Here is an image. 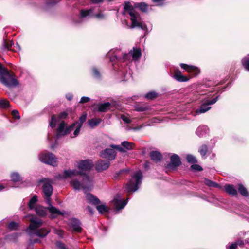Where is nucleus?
<instances>
[{"label":"nucleus","instance_id":"nucleus-1","mask_svg":"<svg viewBox=\"0 0 249 249\" xmlns=\"http://www.w3.org/2000/svg\"><path fill=\"white\" fill-rule=\"evenodd\" d=\"M0 82L8 88H13L19 85L15 73L8 71L0 63Z\"/></svg>","mask_w":249,"mask_h":249},{"label":"nucleus","instance_id":"nucleus-2","mask_svg":"<svg viewBox=\"0 0 249 249\" xmlns=\"http://www.w3.org/2000/svg\"><path fill=\"white\" fill-rule=\"evenodd\" d=\"M115 150L124 153L126 151L119 145L111 144L109 148L101 150L99 153V156L103 159H107L108 161L112 160L116 157L117 152Z\"/></svg>","mask_w":249,"mask_h":249},{"label":"nucleus","instance_id":"nucleus-3","mask_svg":"<svg viewBox=\"0 0 249 249\" xmlns=\"http://www.w3.org/2000/svg\"><path fill=\"white\" fill-rule=\"evenodd\" d=\"M142 174L141 171H139L136 173L132 177V178L127 184V190L128 192H135L139 188V185L142 182Z\"/></svg>","mask_w":249,"mask_h":249},{"label":"nucleus","instance_id":"nucleus-4","mask_svg":"<svg viewBox=\"0 0 249 249\" xmlns=\"http://www.w3.org/2000/svg\"><path fill=\"white\" fill-rule=\"evenodd\" d=\"M40 182H44L42 185V192L44 194L47 203L51 205V196L53 192V187L51 184V180L46 178L40 180Z\"/></svg>","mask_w":249,"mask_h":249},{"label":"nucleus","instance_id":"nucleus-5","mask_svg":"<svg viewBox=\"0 0 249 249\" xmlns=\"http://www.w3.org/2000/svg\"><path fill=\"white\" fill-rule=\"evenodd\" d=\"M40 160L44 163L56 166L57 165L55 156L51 152L41 153L39 155Z\"/></svg>","mask_w":249,"mask_h":249},{"label":"nucleus","instance_id":"nucleus-6","mask_svg":"<svg viewBox=\"0 0 249 249\" xmlns=\"http://www.w3.org/2000/svg\"><path fill=\"white\" fill-rule=\"evenodd\" d=\"M182 164L180 158L178 155L173 154L170 157V162L165 165V168L168 171H175Z\"/></svg>","mask_w":249,"mask_h":249},{"label":"nucleus","instance_id":"nucleus-7","mask_svg":"<svg viewBox=\"0 0 249 249\" xmlns=\"http://www.w3.org/2000/svg\"><path fill=\"white\" fill-rule=\"evenodd\" d=\"M179 65L182 69L189 73L192 76H196L200 72V69L196 66L184 63H180Z\"/></svg>","mask_w":249,"mask_h":249},{"label":"nucleus","instance_id":"nucleus-8","mask_svg":"<svg viewBox=\"0 0 249 249\" xmlns=\"http://www.w3.org/2000/svg\"><path fill=\"white\" fill-rule=\"evenodd\" d=\"M110 165V161L103 160H99L95 163V170L98 172L106 170Z\"/></svg>","mask_w":249,"mask_h":249},{"label":"nucleus","instance_id":"nucleus-9","mask_svg":"<svg viewBox=\"0 0 249 249\" xmlns=\"http://www.w3.org/2000/svg\"><path fill=\"white\" fill-rule=\"evenodd\" d=\"M93 166L91 160H85L80 161L78 164V168L84 171H90Z\"/></svg>","mask_w":249,"mask_h":249},{"label":"nucleus","instance_id":"nucleus-10","mask_svg":"<svg viewBox=\"0 0 249 249\" xmlns=\"http://www.w3.org/2000/svg\"><path fill=\"white\" fill-rule=\"evenodd\" d=\"M130 16L131 17L130 19L132 21V27L133 28L138 27L142 30L146 29V26L145 25L142 24L137 21V18L140 17L139 14L137 16H135L133 13H130Z\"/></svg>","mask_w":249,"mask_h":249},{"label":"nucleus","instance_id":"nucleus-11","mask_svg":"<svg viewBox=\"0 0 249 249\" xmlns=\"http://www.w3.org/2000/svg\"><path fill=\"white\" fill-rule=\"evenodd\" d=\"M173 78L179 82H187L189 81L190 78V77H187L182 75L181 72L178 69H176L174 71Z\"/></svg>","mask_w":249,"mask_h":249},{"label":"nucleus","instance_id":"nucleus-12","mask_svg":"<svg viewBox=\"0 0 249 249\" xmlns=\"http://www.w3.org/2000/svg\"><path fill=\"white\" fill-rule=\"evenodd\" d=\"M70 184L75 190H79L80 189V187H81L83 189H88L89 188V183L85 181L83 182V181H82V182L81 183L77 180L71 181L70 182Z\"/></svg>","mask_w":249,"mask_h":249},{"label":"nucleus","instance_id":"nucleus-13","mask_svg":"<svg viewBox=\"0 0 249 249\" xmlns=\"http://www.w3.org/2000/svg\"><path fill=\"white\" fill-rule=\"evenodd\" d=\"M66 125V124L64 121H62L59 124L56 132V137L57 139L66 135V134H65Z\"/></svg>","mask_w":249,"mask_h":249},{"label":"nucleus","instance_id":"nucleus-14","mask_svg":"<svg viewBox=\"0 0 249 249\" xmlns=\"http://www.w3.org/2000/svg\"><path fill=\"white\" fill-rule=\"evenodd\" d=\"M88 203L94 205H97L101 203V201L94 195L88 193L86 196Z\"/></svg>","mask_w":249,"mask_h":249},{"label":"nucleus","instance_id":"nucleus-15","mask_svg":"<svg viewBox=\"0 0 249 249\" xmlns=\"http://www.w3.org/2000/svg\"><path fill=\"white\" fill-rule=\"evenodd\" d=\"M97 111L99 112H106L111 110L113 106L109 102L99 104L98 105Z\"/></svg>","mask_w":249,"mask_h":249},{"label":"nucleus","instance_id":"nucleus-16","mask_svg":"<svg viewBox=\"0 0 249 249\" xmlns=\"http://www.w3.org/2000/svg\"><path fill=\"white\" fill-rule=\"evenodd\" d=\"M42 221L41 220H36L33 218L30 219V224L28 227V229L31 231H35L38 230L42 225Z\"/></svg>","mask_w":249,"mask_h":249},{"label":"nucleus","instance_id":"nucleus-17","mask_svg":"<svg viewBox=\"0 0 249 249\" xmlns=\"http://www.w3.org/2000/svg\"><path fill=\"white\" fill-rule=\"evenodd\" d=\"M149 156L151 159L156 163L160 162L163 158L161 153L157 151H151L149 153Z\"/></svg>","mask_w":249,"mask_h":249},{"label":"nucleus","instance_id":"nucleus-18","mask_svg":"<svg viewBox=\"0 0 249 249\" xmlns=\"http://www.w3.org/2000/svg\"><path fill=\"white\" fill-rule=\"evenodd\" d=\"M224 188L225 192L230 195L236 196L238 194L236 187L232 184H226Z\"/></svg>","mask_w":249,"mask_h":249},{"label":"nucleus","instance_id":"nucleus-19","mask_svg":"<svg viewBox=\"0 0 249 249\" xmlns=\"http://www.w3.org/2000/svg\"><path fill=\"white\" fill-rule=\"evenodd\" d=\"M71 224L73 231L76 232L80 233L82 231L80 221L76 218H73L71 221Z\"/></svg>","mask_w":249,"mask_h":249},{"label":"nucleus","instance_id":"nucleus-20","mask_svg":"<svg viewBox=\"0 0 249 249\" xmlns=\"http://www.w3.org/2000/svg\"><path fill=\"white\" fill-rule=\"evenodd\" d=\"M50 232V230L45 228L39 229L35 232V234L40 238H44Z\"/></svg>","mask_w":249,"mask_h":249},{"label":"nucleus","instance_id":"nucleus-21","mask_svg":"<svg viewBox=\"0 0 249 249\" xmlns=\"http://www.w3.org/2000/svg\"><path fill=\"white\" fill-rule=\"evenodd\" d=\"M237 191L241 196L245 197L249 196V193L243 184L242 183L237 184Z\"/></svg>","mask_w":249,"mask_h":249},{"label":"nucleus","instance_id":"nucleus-22","mask_svg":"<svg viewBox=\"0 0 249 249\" xmlns=\"http://www.w3.org/2000/svg\"><path fill=\"white\" fill-rule=\"evenodd\" d=\"M150 107L144 103H140L135 106V110L138 112H143L149 110Z\"/></svg>","mask_w":249,"mask_h":249},{"label":"nucleus","instance_id":"nucleus-23","mask_svg":"<svg viewBox=\"0 0 249 249\" xmlns=\"http://www.w3.org/2000/svg\"><path fill=\"white\" fill-rule=\"evenodd\" d=\"M101 119L100 118H92L88 121V125L91 128H94L97 126L101 122Z\"/></svg>","mask_w":249,"mask_h":249},{"label":"nucleus","instance_id":"nucleus-24","mask_svg":"<svg viewBox=\"0 0 249 249\" xmlns=\"http://www.w3.org/2000/svg\"><path fill=\"white\" fill-rule=\"evenodd\" d=\"M126 204L125 200L116 199L114 200V206L117 210L123 209Z\"/></svg>","mask_w":249,"mask_h":249},{"label":"nucleus","instance_id":"nucleus-25","mask_svg":"<svg viewBox=\"0 0 249 249\" xmlns=\"http://www.w3.org/2000/svg\"><path fill=\"white\" fill-rule=\"evenodd\" d=\"M124 9L126 12L128 11L129 15L130 13H133L135 16H137V15L139 14L138 12L135 11L134 7L131 4L130 2H125V5L124 7Z\"/></svg>","mask_w":249,"mask_h":249},{"label":"nucleus","instance_id":"nucleus-26","mask_svg":"<svg viewBox=\"0 0 249 249\" xmlns=\"http://www.w3.org/2000/svg\"><path fill=\"white\" fill-rule=\"evenodd\" d=\"M211 108L206 102L202 105L199 108L196 109V113L197 114L203 113L210 110Z\"/></svg>","mask_w":249,"mask_h":249},{"label":"nucleus","instance_id":"nucleus-27","mask_svg":"<svg viewBox=\"0 0 249 249\" xmlns=\"http://www.w3.org/2000/svg\"><path fill=\"white\" fill-rule=\"evenodd\" d=\"M97 210L100 214H104L108 213L109 211V208L106 206L104 204L97 205L96 207Z\"/></svg>","mask_w":249,"mask_h":249},{"label":"nucleus","instance_id":"nucleus-28","mask_svg":"<svg viewBox=\"0 0 249 249\" xmlns=\"http://www.w3.org/2000/svg\"><path fill=\"white\" fill-rule=\"evenodd\" d=\"M47 208L43 207L38 206L36 208L35 210L36 214L41 217H44L47 214Z\"/></svg>","mask_w":249,"mask_h":249},{"label":"nucleus","instance_id":"nucleus-29","mask_svg":"<svg viewBox=\"0 0 249 249\" xmlns=\"http://www.w3.org/2000/svg\"><path fill=\"white\" fill-rule=\"evenodd\" d=\"M20 234L18 233H13L6 235L5 236V239L9 241L16 242L17 239Z\"/></svg>","mask_w":249,"mask_h":249},{"label":"nucleus","instance_id":"nucleus-30","mask_svg":"<svg viewBox=\"0 0 249 249\" xmlns=\"http://www.w3.org/2000/svg\"><path fill=\"white\" fill-rule=\"evenodd\" d=\"M11 181L13 182H19L22 181V178L18 172H13L11 174Z\"/></svg>","mask_w":249,"mask_h":249},{"label":"nucleus","instance_id":"nucleus-31","mask_svg":"<svg viewBox=\"0 0 249 249\" xmlns=\"http://www.w3.org/2000/svg\"><path fill=\"white\" fill-rule=\"evenodd\" d=\"M134 143L133 142H129L128 141H124L121 143V145L123 147L124 150L125 149L127 150H130L134 148Z\"/></svg>","mask_w":249,"mask_h":249},{"label":"nucleus","instance_id":"nucleus-32","mask_svg":"<svg viewBox=\"0 0 249 249\" xmlns=\"http://www.w3.org/2000/svg\"><path fill=\"white\" fill-rule=\"evenodd\" d=\"M159 96V94L157 93L155 91H150L148 93H147L145 95L144 97L145 98H146L147 100H153L157 98H158Z\"/></svg>","mask_w":249,"mask_h":249},{"label":"nucleus","instance_id":"nucleus-33","mask_svg":"<svg viewBox=\"0 0 249 249\" xmlns=\"http://www.w3.org/2000/svg\"><path fill=\"white\" fill-rule=\"evenodd\" d=\"M19 225L18 223L15 221H12L7 224V229L10 231H17L18 230Z\"/></svg>","mask_w":249,"mask_h":249},{"label":"nucleus","instance_id":"nucleus-34","mask_svg":"<svg viewBox=\"0 0 249 249\" xmlns=\"http://www.w3.org/2000/svg\"><path fill=\"white\" fill-rule=\"evenodd\" d=\"M241 64L244 68L249 71V54L242 59Z\"/></svg>","mask_w":249,"mask_h":249},{"label":"nucleus","instance_id":"nucleus-35","mask_svg":"<svg viewBox=\"0 0 249 249\" xmlns=\"http://www.w3.org/2000/svg\"><path fill=\"white\" fill-rule=\"evenodd\" d=\"M133 52L132 54V57L133 59L137 60L141 56V50L140 48H135V47H133Z\"/></svg>","mask_w":249,"mask_h":249},{"label":"nucleus","instance_id":"nucleus-36","mask_svg":"<svg viewBox=\"0 0 249 249\" xmlns=\"http://www.w3.org/2000/svg\"><path fill=\"white\" fill-rule=\"evenodd\" d=\"M38 201L37 196L35 195H34L29 200V203L28 204V207L29 209L32 210L34 208L35 204Z\"/></svg>","mask_w":249,"mask_h":249},{"label":"nucleus","instance_id":"nucleus-37","mask_svg":"<svg viewBox=\"0 0 249 249\" xmlns=\"http://www.w3.org/2000/svg\"><path fill=\"white\" fill-rule=\"evenodd\" d=\"M84 171H82V170L79 171H77V172H75V174H76V175H79L83 176V179L82 180V181H83V182L85 181L87 183H90V180L89 177L87 173H84Z\"/></svg>","mask_w":249,"mask_h":249},{"label":"nucleus","instance_id":"nucleus-38","mask_svg":"<svg viewBox=\"0 0 249 249\" xmlns=\"http://www.w3.org/2000/svg\"><path fill=\"white\" fill-rule=\"evenodd\" d=\"M51 207L47 208V209L49 210V211L52 214H56L57 215H62L63 213L60 211L59 210L57 209L55 207L50 205Z\"/></svg>","mask_w":249,"mask_h":249},{"label":"nucleus","instance_id":"nucleus-39","mask_svg":"<svg viewBox=\"0 0 249 249\" xmlns=\"http://www.w3.org/2000/svg\"><path fill=\"white\" fill-rule=\"evenodd\" d=\"M135 6L139 8L141 11L144 12H147L148 6L145 2L137 3L136 4Z\"/></svg>","mask_w":249,"mask_h":249},{"label":"nucleus","instance_id":"nucleus-40","mask_svg":"<svg viewBox=\"0 0 249 249\" xmlns=\"http://www.w3.org/2000/svg\"><path fill=\"white\" fill-rule=\"evenodd\" d=\"M58 119H57V117L56 115H53L51 116V121L49 123V125L52 128H54L55 127L56 123L58 121H59Z\"/></svg>","mask_w":249,"mask_h":249},{"label":"nucleus","instance_id":"nucleus-41","mask_svg":"<svg viewBox=\"0 0 249 249\" xmlns=\"http://www.w3.org/2000/svg\"><path fill=\"white\" fill-rule=\"evenodd\" d=\"M208 151V146L206 144L202 145L199 148L198 152L202 157L204 156Z\"/></svg>","mask_w":249,"mask_h":249},{"label":"nucleus","instance_id":"nucleus-42","mask_svg":"<svg viewBox=\"0 0 249 249\" xmlns=\"http://www.w3.org/2000/svg\"><path fill=\"white\" fill-rule=\"evenodd\" d=\"M92 72L93 76L97 79H100L101 78V73L99 70L96 68L93 67L92 69Z\"/></svg>","mask_w":249,"mask_h":249},{"label":"nucleus","instance_id":"nucleus-43","mask_svg":"<svg viewBox=\"0 0 249 249\" xmlns=\"http://www.w3.org/2000/svg\"><path fill=\"white\" fill-rule=\"evenodd\" d=\"M186 160L187 162L191 164H195L197 163V160L196 157L191 154H188L186 156Z\"/></svg>","mask_w":249,"mask_h":249},{"label":"nucleus","instance_id":"nucleus-44","mask_svg":"<svg viewBox=\"0 0 249 249\" xmlns=\"http://www.w3.org/2000/svg\"><path fill=\"white\" fill-rule=\"evenodd\" d=\"M78 123V121H75V122L71 124L70 126L66 127L65 128V134H66V135L70 134Z\"/></svg>","mask_w":249,"mask_h":249},{"label":"nucleus","instance_id":"nucleus-45","mask_svg":"<svg viewBox=\"0 0 249 249\" xmlns=\"http://www.w3.org/2000/svg\"><path fill=\"white\" fill-rule=\"evenodd\" d=\"M129 170L128 169H123L122 170H120L118 172H116L113 176V178L114 179H116L120 176H122L123 174H128Z\"/></svg>","mask_w":249,"mask_h":249},{"label":"nucleus","instance_id":"nucleus-46","mask_svg":"<svg viewBox=\"0 0 249 249\" xmlns=\"http://www.w3.org/2000/svg\"><path fill=\"white\" fill-rule=\"evenodd\" d=\"M205 183L209 187L218 188L219 187V184L216 182L211 181L208 179H205Z\"/></svg>","mask_w":249,"mask_h":249},{"label":"nucleus","instance_id":"nucleus-47","mask_svg":"<svg viewBox=\"0 0 249 249\" xmlns=\"http://www.w3.org/2000/svg\"><path fill=\"white\" fill-rule=\"evenodd\" d=\"M87 114L84 113L79 118L78 123L77 124L78 125L82 126L83 124L86 121L87 119Z\"/></svg>","mask_w":249,"mask_h":249},{"label":"nucleus","instance_id":"nucleus-48","mask_svg":"<svg viewBox=\"0 0 249 249\" xmlns=\"http://www.w3.org/2000/svg\"><path fill=\"white\" fill-rule=\"evenodd\" d=\"M10 106L9 102L6 99H2L0 101V107L2 108H7Z\"/></svg>","mask_w":249,"mask_h":249},{"label":"nucleus","instance_id":"nucleus-49","mask_svg":"<svg viewBox=\"0 0 249 249\" xmlns=\"http://www.w3.org/2000/svg\"><path fill=\"white\" fill-rule=\"evenodd\" d=\"M72 175H76L75 171L74 170H64V178H67L70 177Z\"/></svg>","mask_w":249,"mask_h":249},{"label":"nucleus","instance_id":"nucleus-50","mask_svg":"<svg viewBox=\"0 0 249 249\" xmlns=\"http://www.w3.org/2000/svg\"><path fill=\"white\" fill-rule=\"evenodd\" d=\"M92 10L91 9H89V10H81V11H80V17L81 18H85L87 16H88V15H89L90 14V13L92 12Z\"/></svg>","mask_w":249,"mask_h":249},{"label":"nucleus","instance_id":"nucleus-51","mask_svg":"<svg viewBox=\"0 0 249 249\" xmlns=\"http://www.w3.org/2000/svg\"><path fill=\"white\" fill-rule=\"evenodd\" d=\"M190 168L193 170H195L196 171H201L203 170L202 167L198 164H196V163L192 164L190 166Z\"/></svg>","mask_w":249,"mask_h":249},{"label":"nucleus","instance_id":"nucleus-52","mask_svg":"<svg viewBox=\"0 0 249 249\" xmlns=\"http://www.w3.org/2000/svg\"><path fill=\"white\" fill-rule=\"evenodd\" d=\"M11 115L13 118L15 119L19 120L20 119L19 112L17 110H12L11 112Z\"/></svg>","mask_w":249,"mask_h":249},{"label":"nucleus","instance_id":"nucleus-53","mask_svg":"<svg viewBox=\"0 0 249 249\" xmlns=\"http://www.w3.org/2000/svg\"><path fill=\"white\" fill-rule=\"evenodd\" d=\"M55 244L58 249H68L65 245L60 241H56Z\"/></svg>","mask_w":249,"mask_h":249},{"label":"nucleus","instance_id":"nucleus-54","mask_svg":"<svg viewBox=\"0 0 249 249\" xmlns=\"http://www.w3.org/2000/svg\"><path fill=\"white\" fill-rule=\"evenodd\" d=\"M14 43L13 41H9V42L7 41L6 40H4L3 41V45L4 47L8 50H9L10 48L13 45Z\"/></svg>","mask_w":249,"mask_h":249},{"label":"nucleus","instance_id":"nucleus-55","mask_svg":"<svg viewBox=\"0 0 249 249\" xmlns=\"http://www.w3.org/2000/svg\"><path fill=\"white\" fill-rule=\"evenodd\" d=\"M68 114L66 112H65V111H63V112H61L58 115V120L64 119L66 118L68 116Z\"/></svg>","mask_w":249,"mask_h":249},{"label":"nucleus","instance_id":"nucleus-56","mask_svg":"<svg viewBox=\"0 0 249 249\" xmlns=\"http://www.w3.org/2000/svg\"><path fill=\"white\" fill-rule=\"evenodd\" d=\"M219 96L218 95V96H217L216 97H215V98H213L212 100H208L207 101V105H208L209 106L210 105H212V104H213L217 102V101L218 100Z\"/></svg>","mask_w":249,"mask_h":249},{"label":"nucleus","instance_id":"nucleus-57","mask_svg":"<svg viewBox=\"0 0 249 249\" xmlns=\"http://www.w3.org/2000/svg\"><path fill=\"white\" fill-rule=\"evenodd\" d=\"M121 118L126 124H130L131 122V120L124 115H122Z\"/></svg>","mask_w":249,"mask_h":249},{"label":"nucleus","instance_id":"nucleus-58","mask_svg":"<svg viewBox=\"0 0 249 249\" xmlns=\"http://www.w3.org/2000/svg\"><path fill=\"white\" fill-rule=\"evenodd\" d=\"M94 17L98 19H103L105 18V16L101 13L94 15Z\"/></svg>","mask_w":249,"mask_h":249},{"label":"nucleus","instance_id":"nucleus-59","mask_svg":"<svg viewBox=\"0 0 249 249\" xmlns=\"http://www.w3.org/2000/svg\"><path fill=\"white\" fill-rule=\"evenodd\" d=\"M57 3V1L55 0H49L47 1L46 4L48 6H53L55 5Z\"/></svg>","mask_w":249,"mask_h":249},{"label":"nucleus","instance_id":"nucleus-60","mask_svg":"<svg viewBox=\"0 0 249 249\" xmlns=\"http://www.w3.org/2000/svg\"><path fill=\"white\" fill-rule=\"evenodd\" d=\"M82 126L80 125H77L75 130L74 131L73 134L74 135V137H76L78 136V135L79 134L80 130L81 129Z\"/></svg>","mask_w":249,"mask_h":249},{"label":"nucleus","instance_id":"nucleus-61","mask_svg":"<svg viewBox=\"0 0 249 249\" xmlns=\"http://www.w3.org/2000/svg\"><path fill=\"white\" fill-rule=\"evenodd\" d=\"M90 100V98L88 97L83 96L81 98L80 103L84 104L89 102Z\"/></svg>","mask_w":249,"mask_h":249},{"label":"nucleus","instance_id":"nucleus-62","mask_svg":"<svg viewBox=\"0 0 249 249\" xmlns=\"http://www.w3.org/2000/svg\"><path fill=\"white\" fill-rule=\"evenodd\" d=\"M86 208L88 210V211L89 212L90 214L91 215H92L94 214V210L92 208H91L89 206H88Z\"/></svg>","mask_w":249,"mask_h":249},{"label":"nucleus","instance_id":"nucleus-63","mask_svg":"<svg viewBox=\"0 0 249 249\" xmlns=\"http://www.w3.org/2000/svg\"><path fill=\"white\" fill-rule=\"evenodd\" d=\"M237 248V244L235 243H232L229 247V249H236Z\"/></svg>","mask_w":249,"mask_h":249},{"label":"nucleus","instance_id":"nucleus-64","mask_svg":"<svg viewBox=\"0 0 249 249\" xmlns=\"http://www.w3.org/2000/svg\"><path fill=\"white\" fill-rule=\"evenodd\" d=\"M150 162L148 161H146L144 163V167L146 170H148L149 168Z\"/></svg>","mask_w":249,"mask_h":249}]
</instances>
